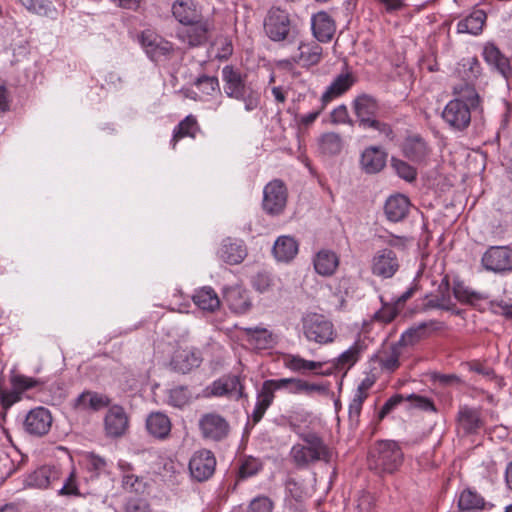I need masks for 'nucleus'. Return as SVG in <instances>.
<instances>
[{
    "label": "nucleus",
    "mask_w": 512,
    "mask_h": 512,
    "mask_svg": "<svg viewBox=\"0 0 512 512\" xmlns=\"http://www.w3.org/2000/svg\"><path fill=\"white\" fill-rule=\"evenodd\" d=\"M455 98L450 100L442 112V119L450 129L458 132L466 130L472 118V112H482V99L474 85L458 84L453 88Z\"/></svg>",
    "instance_id": "obj_1"
},
{
    "label": "nucleus",
    "mask_w": 512,
    "mask_h": 512,
    "mask_svg": "<svg viewBox=\"0 0 512 512\" xmlns=\"http://www.w3.org/2000/svg\"><path fill=\"white\" fill-rule=\"evenodd\" d=\"M352 109L360 128L373 129L385 140L391 142L395 140L396 133L392 126L378 118L380 104L374 96L366 93L356 96L352 102Z\"/></svg>",
    "instance_id": "obj_2"
},
{
    "label": "nucleus",
    "mask_w": 512,
    "mask_h": 512,
    "mask_svg": "<svg viewBox=\"0 0 512 512\" xmlns=\"http://www.w3.org/2000/svg\"><path fill=\"white\" fill-rule=\"evenodd\" d=\"M299 438L302 443L294 444L290 451V456L298 468H307L319 461L331 462L332 451L317 433H301Z\"/></svg>",
    "instance_id": "obj_3"
},
{
    "label": "nucleus",
    "mask_w": 512,
    "mask_h": 512,
    "mask_svg": "<svg viewBox=\"0 0 512 512\" xmlns=\"http://www.w3.org/2000/svg\"><path fill=\"white\" fill-rule=\"evenodd\" d=\"M246 76L232 65H226L222 69L224 92L229 98L242 101L245 110L250 112L260 105V93L246 84Z\"/></svg>",
    "instance_id": "obj_4"
},
{
    "label": "nucleus",
    "mask_w": 512,
    "mask_h": 512,
    "mask_svg": "<svg viewBox=\"0 0 512 512\" xmlns=\"http://www.w3.org/2000/svg\"><path fill=\"white\" fill-rule=\"evenodd\" d=\"M404 453L394 440H378L368 453V465L378 473L392 474L403 464Z\"/></svg>",
    "instance_id": "obj_5"
},
{
    "label": "nucleus",
    "mask_w": 512,
    "mask_h": 512,
    "mask_svg": "<svg viewBox=\"0 0 512 512\" xmlns=\"http://www.w3.org/2000/svg\"><path fill=\"white\" fill-rule=\"evenodd\" d=\"M264 30L268 38L274 42L286 41L294 43L299 38V29L287 11L271 8L264 19Z\"/></svg>",
    "instance_id": "obj_6"
},
{
    "label": "nucleus",
    "mask_w": 512,
    "mask_h": 512,
    "mask_svg": "<svg viewBox=\"0 0 512 512\" xmlns=\"http://www.w3.org/2000/svg\"><path fill=\"white\" fill-rule=\"evenodd\" d=\"M301 325L303 335L309 342L326 345L332 343L337 336L332 321L322 314H305L301 319Z\"/></svg>",
    "instance_id": "obj_7"
},
{
    "label": "nucleus",
    "mask_w": 512,
    "mask_h": 512,
    "mask_svg": "<svg viewBox=\"0 0 512 512\" xmlns=\"http://www.w3.org/2000/svg\"><path fill=\"white\" fill-rule=\"evenodd\" d=\"M212 30V21L204 17L188 24H182L176 31V37L189 48H194L204 45Z\"/></svg>",
    "instance_id": "obj_8"
},
{
    "label": "nucleus",
    "mask_w": 512,
    "mask_h": 512,
    "mask_svg": "<svg viewBox=\"0 0 512 512\" xmlns=\"http://www.w3.org/2000/svg\"><path fill=\"white\" fill-rule=\"evenodd\" d=\"M295 43H297V52L289 58L279 61L281 67L292 68L299 64L304 68H309L321 62L323 48L317 42H303L299 37Z\"/></svg>",
    "instance_id": "obj_9"
},
{
    "label": "nucleus",
    "mask_w": 512,
    "mask_h": 512,
    "mask_svg": "<svg viewBox=\"0 0 512 512\" xmlns=\"http://www.w3.org/2000/svg\"><path fill=\"white\" fill-rule=\"evenodd\" d=\"M288 198V191L285 183L280 179H274L263 189V210L271 216H278L283 213Z\"/></svg>",
    "instance_id": "obj_10"
},
{
    "label": "nucleus",
    "mask_w": 512,
    "mask_h": 512,
    "mask_svg": "<svg viewBox=\"0 0 512 512\" xmlns=\"http://www.w3.org/2000/svg\"><path fill=\"white\" fill-rule=\"evenodd\" d=\"M481 263L487 271L496 274L512 272V248L509 246H491L483 254Z\"/></svg>",
    "instance_id": "obj_11"
},
{
    "label": "nucleus",
    "mask_w": 512,
    "mask_h": 512,
    "mask_svg": "<svg viewBox=\"0 0 512 512\" xmlns=\"http://www.w3.org/2000/svg\"><path fill=\"white\" fill-rule=\"evenodd\" d=\"M199 430L205 440L219 442L230 432L228 421L218 413H206L199 419Z\"/></svg>",
    "instance_id": "obj_12"
},
{
    "label": "nucleus",
    "mask_w": 512,
    "mask_h": 512,
    "mask_svg": "<svg viewBox=\"0 0 512 512\" xmlns=\"http://www.w3.org/2000/svg\"><path fill=\"white\" fill-rule=\"evenodd\" d=\"M139 42L152 61H159L173 52V44L151 30L143 31Z\"/></svg>",
    "instance_id": "obj_13"
},
{
    "label": "nucleus",
    "mask_w": 512,
    "mask_h": 512,
    "mask_svg": "<svg viewBox=\"0 0 512 512\" xmlns=\"http://www.w3.org/2000/svg\"><path fill=\"white\" fill-rule=\"evenodd\" d=\"M216 458L210 450L196 451L189 461V471L198 482L208 480L215 472Z\"/></svg>",
    "instance_id": "obj_14"
},
{
    "label": "nucleus",
    "mask_w": 512,
    "mask_h": 512,
    "mask_svg": "<svg viewBox=\"0 0 512 512\" xmlns=\"http://www.w3.org/2000/svg\"><path fill=\"white\" fill-rule=\"evenodd\" d=\"M52 421V415L47 408L36 407L27 413L23 428L31 436L42 437L50 431Z\"/></svg>",
    "instance_id": "obj_15"
},
{
    "label": "nucleus",
    "mask_w": 512,
    "mask_h": 512,
    "mask_svg": "<svg viewBox=\"0 0 512 512\" xmlns=\"http://www.w3.org/2000/svg\"><path fill=\"white\" fill-rule=\"evenodd\" d=\"M403 156L416 164H425L431 154V148L420 134L407 135L402 143Z\"/></svg>",
    "instance_id": "obj_16"
},
{
    "label": "nucleus",
    "mask_w": 512,
    "mask_h": 512,
    "mask_svg": "<svg viewBox=\"0 0 512 512\" xmlns=\"http://www.w3.org/2000/svg\"><path fill=\"white\" fill-rule=\"evenodd\" d=\"M400 263L396 253L388 248L375 253L371 260V272L383 279L392 278L399 270Z\"/></svg>",
    "instance_id": "obj_17"
},
{
    "label": "nucleus",
    "mask_w": 512,
    "mask_h": 512,
    "mask_svg": "<svg viewBox=\"0 0 512 512\" xmlns=\"http://www.w3.org/2000/svg\"><path fill=\"white\" fill-rule=\"evenodd\" d=\"M457 429L463 435H475L484 427L485 421L480 408L460 406L456 416Z\"/></svg>",
    "instance_id": "obj_18"
},
{
    "label": "nucleus",
    "mask_w": 512,
    "mask_h": 512,
    "mask_svg": "<svg viewBox=\"0 0 512 512\" xmlns=\"http://www.w3.org/2000/svg\"><path fill=\"white\" fill-rule=\"evenodd\" d=\"M270 387L276 392L277 390H286L290 394H307L325 393L326 388L323 385L309 383L299 378H281L266 380Z\"/></svg>",
    "instance_id": "obj_19"
},
{
    "label": "nucleus",
    "mask_w": 512,
    "mask_h": 512,
    "mask_svg": "<svg viewBox=\"0 0 512 512\" xmlns=\"http://www.w3.org/2000/svg\"><path fill=\"white\" fill-rule=\"evenodd\" d=\"M129 418L120 405H112L109 407L104 417V430L107 437H122L128 430Z\"/></svg>",
    "instance_id": "obj_20"
},
{
    "label": "nucleus",
    "mask_w": 512,
    "mask_h": 512,
    "mask_svg": "<svg viewBox=\"0 0 512 512\" xmlns=\"http://www.w3.org/2000/svg\"><path fill=\"white\" fill-rule=\"evenodd\" d=\"M202 354L197 348H179L171 359L170 365L176 372L186 374L200 366Z\"/></svg>",
    "instance_id": "obj_21"
},
{
    "label": "nucleus",
    "mask_w": 512,
    "mask_h": 512,
    "mask_svg": "<svg viewBox=\"0 0 512 512\" xmlns=\"http://www.w3.org/2000/svg\"><path fill=\"white\" fill-rule=\"evenodd\" d=\"M171 13L180 25L205 17L202 6L193 0H175L171 5Z\"/></svg>",
    "instance_id": "obj_22"
},
{
    "label": "nucleus",
    "mask_w": 512,
    "mask_h": 512,
    "mask_svg": "<svg viewBox=\"0 0 512 512\" xmlns=\"http://www.w3.org/2000/svg\"><path fill=\"white\" fill-rule=\"evenodd\" d=\"M444 327V323L438 320H429L427 322H421L418 325L407 329L396 342L401 348L405 346H412L418 343L421 339L429 336V331L441 330Z\"/></svg>",
    "instance_id": "obj_23"
},
{
    "label": "nucleus",
    "mask_w": 512,
    "mask_h": 512,
    "mask_svg": "<svg viewBox=\"0 0 512 512\" xmlns=\"http://www.w3.org/2000/svg\"><path fill=\"white\" fill-rule=\"evenodd\" d=\"M61 472L58 467L44 465L30 473L24 480L26 487L46 489L59 480Z\"/></svg>",
    "instance_id": "obj_24"
},
{
    "label": "nucleus",
    "mask_w": 512,
    "mask_h": 512,
    "mask_svg": "<svg viewBox=\"0 0 512 512\" xmlns=\"http://www.w3.org/2000/svg\"><path fill=\"white\" fill-rule=\"evenodd\" d=\"M439 295H436L433 298L428 299V296H426L427 301L422 304L421 310L422 311H428L430 309H442L446 311H453L455 314H460L459 310H455V303L452 300V297L450 295V285L447 277H445L439 287H438Z\"/></svg>",
    "instance_id": "obj_25"
},
{
    "label": "nucleus",
    "mask_w": 512,
    "mask_h": 512,
    "mask_svg": "<svg viewBox=\"0 0 512 512\" xmlns=\"http://www.w3.org/2000/svg\"><path fill=\"white\" fill-rule=\"evenodd\" d=\"M355 82L356 77L352 72L347 71L339 74L322 94L321 102L324 105H327L333 99L345 94L355 84Z\"/></svg>",
    "instance_id": "obj_26"
},
{
    "label": "nucleus",
    "mask_w": 512,
    "mask_h": 512,
    "mask_svg": "<svg viewBox=\"0 0 512 512\" xmlns=\"http://www.w3.org/2000/svg\"><path fill=\"white\" fill-rule=\"evenodd\" d=\"M110 403L111 400L107 395L86 390L73 401L72 407L80 411H99L105 407H109Z\"/></svg>",
    "instance_id": "obj_27"
},
{
    "label": "nucleus",
    "mask_w": 512,
    "mask_h": 512,
    "mask_svg": "<svg viewBox=\"0 0 512 512\" xmlns=\"http://www.w3.org/2000/svg\"><path fill=\"white\" fill-rule=\"evenodd\" d=\"M387 153L377 146L367 147L361 154L360 165L367 174L380 172L386 165Z\"/></svg>",
    "instance_id": "obj_28"
},
{
    "label": "nucleus",
    "mask_w": 512,
    "mask_h": 512,
    "mask_svg": "<svg viewBox=\"0 0 512 512\" xmlns=\"http://www.w3.org/2000/svg\"><path fill=\"white\" fill-rule=\"evenodd\" d=\"M311 27L314 37L319 42H329L336 31L334 20L331 16L324 12H318L312 16Z\"/></svg>",
    "instance_id": "obj_29"
},
{
    "label": "nucleus",
    "mask_w": 512,
    "mask_h": 512,
    "mask_svg": "<svg viewBox=\"0 0 512 512\" xmlns=\"http://www.w3.org/2000/svg\"><path fill=\"white\" fill-rule=\"evenodd\" d=\"M483 57L488 65L498 71L504 78L512 74L509 59L492 43L484 46Z\"/></svg>",
    "instance_id": "obj_30"
},
{
    "label": "nucleus",
    "mask_w": 512,
    "mask_h": 512,
    "mask_svg": "<svg viewBox=\"0 0 512 512\" xmlns=\"http://www.w3.org/2000/svg\"><path fill=\"white\" fill-rule=\"evenodd\" d=\"M172 428L170 418L162 412H152L146 419V429L148 433L159 440H165L169 437Z\"/></svg>",
    "instance_id": "obj_31"
},
{
    "label": "nucleus",
    "mask_w": 512,
    "mask_h": 512,
    "mask_svg": "<svg viewBox=\"0 0 512 512\" xmlns=\"http://www.w3.org/2000/svg\"><path fill=\"white\" fill-rule=\"evenodd\" d=\"M284 366L293 372L305 374L307 371H315L316 375H330L331 370L319 371L323 367L322 362L306 360L299 355L287 354L283 358Z\"/></svg>",
    "instance_id": "obj_32"
},
{
    "label": "nucleus",
    "mask_w": 512,
    "mask_h": 512,
    "mask_svg": "<svg viewBox=\"0 0 512 512\" xmlns=\"http://www.w3.org/2000/svg\"><path fill=\"white\" fill-rule=\"evenodd\" d=\"M339 262L338 255L329 249L320 250L313 258L316 273L324 277L332 276L336 272Z\"/></svg>",
    "instance_id": "obj_33"
},
{
    "label": "nucleus",
    "mask_w": 512,
    "mask_h": 512,
    "mask_svg": "<svg viewBox=\"0 0 512 512\" xmlns=\"http://www.w3.org/2000/svg\"><path fill=\"white\" fill-rule=\"evenodd\" d=\"M220 258L231 265L241 263L247 255L246 247L240 240L226 238L219 250Z\"/></svg>",
    "instance_id": "obj_34"
},
{
    "label": "nucleus",
    "mask_w": 512,
    "mask_h": 512,
    "mask_svg": "<svg viewBox=\"0 0 512 512\" xmlns=\"http://www.w3.org/2000/svg\"><path fill=\"white\" fill-rule=\"evenodd\" d=\"M409 206V199L404 195L397 194L386 200L384 212L388 220L398 222L407 216Z\"/></svg>",
    "instance_id": "obj_35"
},
{
    "label": "nucleus",
    "mask_w": 512,
    "mask_h": 512,
    "mask_svg": "<svg viewBox=\"0 0 512 512\" xmlns=\"http://www.w3.org/2000/svg\"><path fill=\"white\" fill-rule=\"evenodd\" d=\"M275 398V392L265 380L257 393V401L252 412V422L257 424L263 418L266 410L271 406Z\"/></svg>",
    "instance_id": "obj_36"
},
{
    "label": "nucleus",
    "mask_w": 512,
    "mask_h": 512,
    "mask_svg": "<svg viewBox=\"0 0 512 512\" xmlns=\"http://www.w3.org/2000/svg\"><path fill=\"white\" fill-rule=\"evenodd\" d=\"M298 242L291 236H280L273 246V254L278 261L289 262L298 253Z\"/></svg>",
    "instance_id": "obj_37"
},
{
    "label": "nucleus",
    "mask_w": 512,
    "mask_h": 512,
    "mask_svg": "<svg viewBox=\"0 0 512 512\" xmlns=\"http://www.w3.org/2000/svg\"><path fill=\"white\" fill-rule=\"evenodd\" d=\"M486 18V13L483 10H474L457 23V32L478 35L483 30Z\"/></svg>",
    "instance_id": "obj_38"
},
{
    "label": "nucleus",
    "mask_w": 512,
    "mask_h": 512,
    "mask_svg": "<svg viewBox=\"0 0 512 512\" xmlns=\"http://www.w3.org/2000/svg\"><path fill=\"white\" fill-rule=\"evenodd\" d=\"M343 145L341 135L335 132L324 133L318 139V149L320 153L328 157L340 154Z\"/></svg>",
    "instance_id": "obj_39"
},
{
    "label": "nucleus",
    "mask_w": 512,
    "mask_h": 512,
    "mask_svg": "<svg viewBox=\"0 0 512 512\" xmlns=\"http://www.w3.org/2000/svg\"><path fill=\"white\" fill-rule=\"evenodd\" d=\"M192 300L195 305L205 311L214 312L220 307L219 297L211 287H203L197 290Z\"/></svg>",
    "instance_id": "obj_40"
},
{
    "label": "nucleus",
    "mask_w": 512,
    "mask_h": 512,
    "mask_svg": "<svg viewBox=\"0 0 512 512\" xmlns=\"http://www.w3.org/2000/svg\"><path fill=\"white\" fill-rule=\"evenodd\" d=\"M456 71L463 78V84L473 85L481 74V65L476 57H465L458 63Z\"/></svg>",
    "instance_id": "obj_41"
},
{
    "label": "nucleus",
    "mask_w": 512,
    "mask_h": 512,
    "mask_svg": "<svg viewBox=\"0 0 512 512\" xmlns=\"http://www.w3.org/2000/svg\"><path fill=\"white\" fill-rule=\"evenodd\" d=\"M225 300L229 308L237 314H243L251 307V303L245 292L238 287L227 289L225 292Z\"/></svg>",
    "instance_id": "obj_42"
},
{
    "label": "nucleus",
    "mask_w": 512,
    "mask_h": 512,
    "mask_svg": "<svg viewBox=\"0 0 512 512\" xmlns=\"http://www.w3.org/2000/svg\"><path fill=\"white\" fill-rule=\"evenodd\" d=\"M362 346L359 342H355L349 349L340 354L333 362L332 367L328 370L333 372L336 370L347 371L359 360Z\"/></svg>",
    "instance_id": "obj_43"
},
{
    "label": "nucleus",
    "mask_w": 512,
    "mask_h": 512,
    "mask_svg": "<svg viewBox=\"0 0 512 512\" xmlns=\"http://www.w3.org/2000/svg\"><path fill=\"white\" fill-rule=\"evenodd\" d=\"M241 330L246 335V340L259 349H266L273 343L272 334L263 327H244Z\"/></svg>",
    "instance_id": "obj_44"
},
{
    "label": "nucleus",
    "mask_w": 512,
    "mask_h": 512,
    "mask_svg": "<svg viewBox=\"0 0 512 512\" xmlns=\"http://www.w3.org/2000/svg\"><path fill=\"white\" fill-rule=\"evenodd\" d=\"M485 507L484 498L476 491L471 489L463 490L458 499V508L463 512H473L482 510Z\"/></svg>",
    "instance_id": "obj_45"
},
{
    "label": "nucleus",
    "mask_w": 512,
    "mask_h": 512,
    "mask_svg": "<svg viewBox=\"0 0 512 512\" xmlns=\"http://www.w3.org/2000/svg\"><path fill=\"white\" fill-rule=\"evenodd\" d=\"M81 465L89 474L90 479L98 478L107 470V461L93 452H88L83 456Z\"/></svg>",
    "instance_id": "obj_46"
},
{
    "label": "nucleus",
    "mask_w": 512,
    "mask_h": 512,
    "mask_svg": "<svg viewBox=\"0 0 512 512\" xmlns=\"http://www.w3.org/2000/svg\"><path fill=\"white\" fill-rule=\"evenodd\" d=\"M200 131L197 119L193 115L186 116L174 129L172 145L175 147L177 141L184 137L195 138Z\"/></svg>",
    "instance_id": "obj_47"
},
{
    "label": "nucleus",
    "mask_w": 512,
    "mask_h": 512,
    "mask_svg": "<svg viewBox=\"0 0 512 512\" xmlns=\"http://www.w3.org/2000/svg\"><path fill=\"white\" fill-rule=\"evenodd\" d=\"M402 354V348L397 344H392L384 350L379 356V363L382 369L393 372L400 366L399 358Z\"/></svg>",
    "instance_id": "obj_48"
},
{
    "label": "nucleus",
    "mask_w": 512,
    "mask_h": 512,
    "mask_svg": "<svg viewBox=\"0 0 512 512\" xmlns=\"http://www.w3.org/2000/svg\"><path fill=\"white\" fill-rule=\"evenodd\" d=\"M262 468L263 464L260 459L252 456H243L239 459L237 477L239 480H245L255 476Z\"/></svg>",
    "instance_id": "obj_49"
},
{
    "label": "nucleus",
    "mask_w": 512,
    "mask_h": 512,
    "mask_svg": "<svg viewBox=\"0 0 512 512\" xmlns=\"http://www.w3.org/2000/svg\"><path fill=\"white\" fill-rule=\"evenodd\" d=\"M453 294L458 301L473 306H476L477 303L481 300L488 299V296L480 292L472 291L459 283L454 285Z\"/></svg>",
    "instance_id": "obj_50"
},
{
    "label": "nucleus",
    "mask_w": 512,
    "mask_h": 512,
    "mask_svg": "<svg viewBox=\"0 0 512 512\" xmlns=\"http://www.w3.org/2000/svg\"><path fill=\"white\" fill-rule=\"evenodd\" d=\"M365 400L366 395L364 394L363 389H361L359 392H355L354 397L349 404L348 410V418L351 428L356 429L359 427L360 415Z\"/></svg>",
    "instance_id": "obj_51"
},
{
    "label": "nucleus",
    "mask_w": 512,
    "mask_h": 512,
    "mask_svg": "<svg viewBox=\"0 0 512 512\" xmlns=\"http://www.w3.org/2000/svg\"><path fill=\"white\" fill-rule=\"evenodd\" d=\"M192 394L187 386H177L169 391L168 404L176 407L183 408L190 403Z\"/></svg>",
    "instance_id": "obj_52"
},
{
    "label": "nucleus",
    "mask_w": 512,
    "mask_h": 512,
    "mask_svg": "<svg viewBox=\"0 0 512 512\" xmlns=\"http://www.w3.org/2000/svg\"><path fill=\"white\" fill-rule=\"evenodd\" d=\"M12 388L16 389L20 395L26 390L39 387L43 382L39 379L28 377L25 375H13L10 379Z\"/></svg>",
    "instance_id": "obj_53"
},
{
    "label": "nucleus",
    "mask_w": 512,
    "mask_h": 512,
    "mask_svg": "<svg viewBox=\"0 0 512 512\" xmlns=\"http://www.w3.org/2000/svg\"><path fill=\"white\" fill-rule=\"evenodd\" d=\"M391 166L400 178L408 182L414 181L417 177L416 169L401 159L392 157Z\"/></svg>",
    "instance_id": "obj_54"
},
{
    "label": "nucleus",
    "mask_w": 512,
    "mask_h": 512,
    "mask_svg": "<svg viewBox=\"0 0 512 512\" xmlns=\"http://www.w3.org/2000/svg\"><path fill=\"white\" fill-rule=\"evenodd\" d=\"M194 85L206 95H212L220 90L219 80L215 76L201 75L196 78Z\"/></svg>",
    "instance_id": "obj_55"
},
{
    "label": "nucleus",
    "mask_w": 512,
    "mask_h": 512,
    "mask_svg": "<svg viewBox=\"0 0 512 512\" xmlns=\"http://www.w3.org/2000/svg\"><path fill=\"white\" fill-rule=\"evenodd\" d=\"M356 508L359 512H374L376 509L377 497L369 491H361L356 500Z\"/></svg>",
    "instance_id": "obj_56"
},
{
    "label": "nucleus",
    "mask_w": 512,
    "mask_h": 512,
    "mask_svg": "<svg viewBox=\"0 0 512 512\" xmlns=\"http://www.w3.org/2000/svg\"><path fill=\"white\" fill-rule=\"evenodd\" d=\"M400 308L394 302L393 304L383 303L382 308L374 315V319L383 323H390L400 312Z\"/></svg>",
    "instance_id": "obj_57"
},
{
    "label": "nucleus",
    "mask_w": 512,
    "mask_h": 512,
    "mask_svg": "<svg viewBox=\"0 0 512 512\" xmlns=\"http://www.w3.org/2000/svg\"><path fill=\"white\" fill-rule=\"evenodd\" d=\"M406 400V397H404L401 394H395L391 396L381 407L379 410L376 420L377 423L381 422L386 416H388L391 412L395 410L397 406H399L402 402Z\"/></svg>",
    "instance_id": "obj_58"
},
{
    "label": "nucleus",
    "mask_w": 512,
    "mask_h": 512,
    "mask_svg": "<svg viewBox=\"0 0 512 512\" xmlns=\"http://www.w3.org/2000/svg\"><path fill=\"white\" fill-rule=\"evenodd\" d=\"M123 487L129 492L143 493L146 487L144 480L134 474H126L122 480Z\"/></svg>",
    "instance_id": "obj_59"
},
{
    "label": "nucleus",
    "mask_w": 512,
    "mask_h": 512,
    "mask_svg": "<svg viewBox=\"0 0 512 512\" xmlns=\"http://www.w3.org/2000/svg\"><path fill=\"white\" fill-rule=\"evenodd\" d=\"M489 308L496 314L503 315L507 319H512V299L491 300L488 302Z\"/></svg>",
    "instance_id": "obj_60"
},
{
    "label": "nucleus",
    "mask_w": 512,
    "mask_h": 512,
    "mask_svg": "<svg viewBox=\"0 0 512 512\" xmlns=\"http://www.w3.org/2000/svg\"><path fill=\"white\" fill-rule=\"evenodd\" d=\"M406 401L411 402L412 406L415 408H419L424 411H436L433 401L427 397L410 394L406 397Z\"/></svg>",
    "instance_id": "obj_61"
},
{
    "label": "nucleus",
    "mask_w": 512,
    "mask_h": 512,
    "mask_svg": "<svg viewBox=\"0 0 512 512\" xmlns=\"http://www.w3.org/2000/svg\"><path fill=\"white\" fill-rule=\"evenodd\" d=\"M60 495L65 496H79L80 492L76 483V472L73 469L67 479L64 482V485L59 490Z\"/></svg>",
    "instance_id": "obj_62"
},
{
    "label": "nucleus",
    "mask_w": 512,
    "mask_h": 512,
    "mask_svg": "<svg viewBox=\"0 0 512 512\" xmlns=\"http://www.w3.org/2000/svg\"><path fill=\"white\" fill-rule=\"evenodd\" d=\"M273 502L266 496L254 498L249 505V512H272Z\"/></svg>",
    "instance_id": "obj_63"
},
{
    "label": "nucleus",
    "mask_w": 512,
    "mask_h": 512,
    "mask_svg": "<svg viewBox=\"0 0 512 512\" xmlns=\"http://www.w3.org/2000/svg\"><path fill=\"white\" fill-rule=\"evenodd\" d=\"M331 122L334 124H353L348 109L345 105H339L331 112Z\"/></svg>",
    "instance_id": "obj_64"
}]
</instances>
